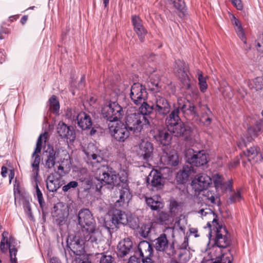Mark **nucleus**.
<instances>
[{
    "label": "nucleus",
    "mask_w": 263,
    "mask_h": 263,
    "mask_svg": "<svg viewBox=\"0 0 263 263\" xmlns=\"http://www.w3.org/2000/svg\"><path fill=\"white\" fill-rule=\"evenodd\" d=\"M84 152L87 156L86 161L88 167L98 181L96 184L97 190H101L105 185H114L117 181V173L108 165L102 164L103 158L100 155V152L93 144H90Z\"/></svg>",
    "instance_id": "f257e3e1"
},
{
    "label": "nucleus",
    "mask_w": 263,
    "mask_h": 263,
    "mask_svg": "<svg viewBox=\"0 0 263 263\" xmlns=\"http://www.w3.org/2000/svg\"><path fill=\"white\" fill-rule=\"evenodd\" d=\"M167 129L159 128L154 132V137L161 144L168 145L171 143L172 136L182 137L186 141L192 143L193 133L192 128L183 123L179 116V109H174L165 119Z\"/></svg>",
    "instance_id": "f03ea898"
},
{
    "label": "nucleus",
    "mask_w": 263,
    "mask_h": 263,
    "mask_svg": "<svg viewBox=\"0 0 263 263\" xmlns=\"http://www.w3.org/2000/svg\"><path fill=\"white\" fill-rule=\"evenodd\" d=\"M78 218L79 224L82 228L80 233L86 234V238L92 242L101 241L102 234L100 231L95 229V221L88 209L80 210Z\"/></svg>",
    "instance_id": "7ed1b4c3"
},
{
    "label": "nucleus",
    "mask_w": 263,
    "mask_h": 263,
    "mask_svg": "<svg viewBox=\"0 0 263 263\" xmlns=\"http://www.w3.org/2000/svg\"><path fill=\"white\" fill-rule=\"evenodd\" d=\"M207 225L210 228V238L213 235L215 236L214 241L217 247L219 248H226L229 246L230 240L228 231L224 227L220 225L215 219H214L211 223L208 222Z\"/></svg>",
    "instance_id": "20e7f679"
},
{
    "label": "nucleus",
    "mask_w": 263,
    "mask_h": 263,
    "mask_svg": "<svg viewBox=\"0 0 263 263\" xmlns=\"http://www.w3.org/2000/svg\"><path fill=\"white\" fill-rule=\"evenodd\" d=\"M154 124L153 120H150L139 112L129 114L126 117V125L136 135L141 132L144 127H151Z\"/></svg>",
    "instance_id": "39448f33"
},
{
    "label": "nucleus",
    "mask_w": 263,
    "mask_h": 263,
    "mask_svg": "<svg viewBox=\"0 0 263 263\" xmlns=\"http://www.w3.org/2000/svg\"><path fill=\"white\" fill-rule=\"evenodd\" d=\"M101 241L92 242L86 238V234L79 233L77 234L72 239H70V237L67 239V247L71 251L74 255L81 256L83 255L85 251V246L89 244L91 245L93 247H96Z\"/></svg>",
    "instance_id": "423d86ee"
},
{
    "label": "nucleus",
    "mask_w": 263,
    "mask_h": 263,
    "mask_svg": "<svg viewBox=\"0 0 263 263\" xmlns=\"http://www.w3.org/2000/svg\"><path fill=\"white\" fill-rule=\"evenodd\" d=\"M102 114L109 123L116 122L124 115L123 108L117 102H112L105 105L102 109Z\"/></svg>",
    "instance_id": "0eeeda50"
},
{
    "label": "nucleus",
    "mask_w": 263,
    "mask_h": 263,
    "mask_svg": "<svg viewBox=\"0 0 263 263\" xmlns=\"http://www.w3.org/2000/svg\"><path fill=\"white\" fill-rule=\"evenodd\" d=\"M108 128L112 137L117 141L124 142L129 137V129L121 121L109 123Z\"/></svg>",
    "instance_id": "6e6552de"
},
{
    "label": "nucleus",
    "mask_w": 263,
    "mask_h": 263,
    "mask_svg": "<svg viewBox=\"0 0 263 263\" xmlns=\"http://www.w3.org/2000/svg\"><path fill=\"white\" fill-rule=\"evenodd\" d=\"M115 192L112 201L115 202L116 206H121L130 199L131 195L128 184L126 182H122L118 184Z\"/></svg>",
    "instance_id": "1a4fd4ad"
},
{
    "label": "nucleus",
    "mask_w": 263,
    "mask_h": 263,
    "mask_svg": "<svg viewBox=\"0 0 263 263\" xmlns=\"http://www.w3.org/2000/svg\"><path fill=\"white\" fill-rule=\"evenodd\" d=\"M152 103L156 114L165 117L170 112L171 105L169 102L161 94H155L153 98Z\"/></svg>",
    "instance_id": "9d476101"
},
{
    "label": "nucleus",
    "mask_w": 263,
    "mask_h": 263,
    "mask_svg": "<svg viewBox=\"0 0 263 263\" xmlns=\"http://www.w3.org/2000/svg\"><path fill=\"white\" fill-rule=\"evenodd\" d=\"M174 71L176 76L180 79L184 86L189 89L191 87L190 79L188 75L187 65L183 61H176Z\"/></svg>",
    "instance_id": "9b49d317"
},
{
    "label": "nucleus",
    "mask_w": 263,
    "mask_h": 263,
    "mask_svg": "<svg viewBox=\"0 0 263 263\" xmlns=\"http://www.w3.org/2000/svg\"><path fill=\"white\" fill-rule=\"evenodd\" d=\"M128 222V217L125 212L120 210L114 211L110 220H105L104 226L110 231L114 228H117L119 224H126Z\"/></svg>",
    "instance_id": "f8f14e48"
},
{
    "label": "nucleus",
    "mask_w": 263,
    "mask_h": 263,
    "mask_svg": "<svg viewBox=\"0 0 263 263\" xmlns=\"http://www.w3.org/2000/svg\"><path fill=\"white\" fill-rule=\"evenodd\" d=\"M52 212L53 221L58 225H63L69 215L68 206L62 202H59L54 207Z\"/></svg>",
    "instance_id": "ddd939ff"
},
{
    "label": "nucleus",
    "mask_w": 263,
    "mask_h": 263,
    "mask_svg": "<svg viewBox=\"0 0 263 263\" xmlns=\"http://www.w3.org/2000/svg\"><path fill=\"white\" fill-rule=\"evenodd\" d=\"M146 89L139 83H135L130 88V97L136 105H140L147 98Z\"/></svg>",
    "instance_id": "4468645a"
},
{
    "label": "nucleus",
    "mask_w": 263,
    "mask_h": 263,
    "mask_svg": "<svg viewBox=\"0 0 263 263\" xmlns=\"http://www.w3.org/2000/svg\"><path fill=\"white\" fill-rule=\"evenodd\" d=\"M117 255L119 258L123 260L130 257L134 251L133 243L129 237L121 240L117 247Z\"/></svg>",
    "instance_id": "2eb2a0df"
},
{
    "label": "nucleus",
    "mask_w": 263,
    "mask_h": 263,
    "mask_svg": "<svg viewBox=\"0 0 263 263\" xmlns=\"http://www.w3.org/2000/svg\"><path fill=\"white\" fill-rule=\"evenodd\" d=\"M46 139L47 136L46 134L40 135L37 140L36 147L34 151L32 154L31 166L35 170L36 176L38 175V173L39 171V164L41 161L39 154L41 153L43 143L46 142Z\"/></svg>",
    "instance_id": "dca6fc26"
},
{
    "label": "nucleus",
    "mask_w": 263,
    "mask_h": 263,
    "mask_svg": "<svg viewBox=\"0 0 263 263\" xmlns=\"http://www.w3.org/2000/svg\"><path fill=\"white\" fill-rule=\"evenodd\" d=\"M138 252L142 258V263H153V248L148 241L143 240L140 242Z\"/></svg>",
    "instance_id": "f3484780"
},
{
    "label": "nucleus",
    "mask_w": 263,
    "mask_h": 263,
    "mask_svg": "<svg viewBox=\"0 0 263 263\" xmlns=\"http://www.w3.org/2000/svg\"><path fill=\"white\" fill-rule=\"evenodd\" d=\"M212 183V179L204 173L197 175L192 181L193 189L198 192L206 190Z\"/></svg>",
    "instance_id": "a211bd4d"
},
{
    "label": "nucleus",
    "mask_w": 263,
    "mask_h": 263,
    "mask_svg": "<svg viewBox=\"0 0 263 263\" xmlns=\"http://www.w3.org/2000/svg\"><path fill=\"white\" fill-rule=\"evenodd\" d=\"M153 144L146 139L141 140L137 149L138 154L145 161L152 159L153 155Z\"/></svg>",
    "instance_id": "6ab92c4d"
},
{
    "label": "nucleus",
    "mask_w": 263,
    "mask_h": 263,
    "mask_svg": "<svg viewBox=\"0 0 263 263\" xmlns=\"http://www.w3.org/2000/svg\"><path fill=\"white\" fill-rule=\"evenodd\" d=\"M146 183L147 187L152 190L161 189L163 185L161 173L157 170H152L147 177Z\"/></svg>",
    "instance_id": "aec40b11"
},
{
    "label": "nucleus",
    "mask_w": 263,
    "mask_h": 263,
    "mask_svg": "<svg viewBox=\"0 0 263 263\" xmlns=\"http://www.w3.org/2000/svg\"><path fill=\"white\" fill-rule=\"evenodd\" d=\"M59 153V152L55 151L52 147H48L44 152L43 157L44 166L46 168L51 169L54 167Z\"/></svg>",
    "instance_id": "412c9836"
},
{
    "label": "nucleus",
    "mask_w": 263,
    "mask_h": 263,
    "mask_svg": "<svg viewBox=\"0 0 263 263\" xmlns=\"http://www.w3.org/2000/svg\"><path fill=\"white\" fill-rule=\"evenodd\" d=\"M57 132L61 138L68 139L70 141H73L75 139L76 134L73 127L67 126L63 122L58 124Z\"/></svg>",
    "instance_id": "4be33fe9"
},
{
    "label": "nucleus",
    "mask_w": 263,
    "mask_h": 263,
    "mask_svg": "<svg viewBox=\"0 0 263 263\" xmlns=\"http://www.w3.org/2000/svg\"><path fill=\"white\" fill-rule=\"evenodd\" d=\"M132 23L134 27V31L138 35L139 40L141 42H143L147 31L143 25L142 20L138 16L134 15L132 17Z\"/></svg>",
    "instance_id": "5701e85b"
},
{
    "label": "nucleus",
    "mask_w": 263,
    "mask_h": 263,
    "mask_svg": "<svg viewBox=\"0 0 263 263\" xmlns=\"http://www.w3.org/2000/svg\"><path fill=\"white\" fill-rule=\"evenodd\" d=\"M187 157L188 163L193 166H203L207 163V156L204 151L194 152L190 157Z\"/></svg>",
    "instance_id": "b1692460"
},
{
    "label": "nucleus",
    "mask_w": 263,
    "mask_h": 263,
    "mask_svg": "<svg viewBox=\"0 0 263 263\" xmlns=\"http://www.w3.org/2000/svg\"><path fill=\"white\" fill-rule=\"evenodd\" d=\"M181 100H178V107L174 109H180L183 113L187 116H191L194 118L198 116L197 108L191 102H187L182 104L181 102Z\"/></svg>",
    "instance_id": "393cba45"
},
{
    "label": "nucleus",
    "mask_w": 263,
    "mask_h": 263,
    "mask_svg": "<svg viewBox=\"0 0 263 263\" xmlns=\"http://www.w3.org/2000/svg\"><path fill=\"white\" fill-rule=\"evenodd\" d=\"M76 123L83 130L90 129L92 125L90 116L83 111H80Z\"/></svg>",
    "instance_id": "a878e982"
},
{
    "label": "nucleus",
    "mask_w": 263,
    "mask_h": 263,
    "mask_svg": "<svg viewBox=\"0 0 263 263\" xmlns=\"http://www.w3.org/2000/svg\"><path fill=\"white\" fill-rule=\"evenodd\" d=\"M62 184L60 183V177L55 174H50L46 180V186L49 192H54L59 189Z\"/></svg>",
    "instance_id": "bb28decb"
},
{
    "label": "nucleus",
    "mask_w": 263,
    "mask_h": 263,
    "mask_svg": "<svg viewBox=\"0 0 263 263\" xmlns=\"http://www.w3.org/2000/svg\"><path fill=\"white\" fill-rule=\"evenodd\" d=\"M154 247L157 251L164 252L168 247V240L165 234H161L153 241Z\"/></svg>",
    "instance_id": "cd10ccee"
},
{
    "label": "nucleus",
    "mask_w": 263,
    "mask_h": 263,
    "mask_svg": "<svg viewBox=\"0 0 263 263\" xmlns=\"http://www.w3.org/2000/svg\"><path fill=\"white\" fill-rule=\"evenodd\" d=\"M245 155L248 157V160L253 162H258L262 160L261 155L259 153V148L257 146L251 147L244 152Z\"/></svg>",
    "instance_id": "c85d7f7f"
},
{
    "label": "nucleus",
    "mask_w": 263,
    "mask_h": 263,
    "mask_svg": "<svg viewBox=\"0 0 263 263\" xmlns=\"http://www.w3.org/2000/svg\"><path fill=\"white\" fill-rule=\"evenodd\" d=\"M160 160L164 164L171 166H176L178 163V156L174 152L170 153L164 152Z\"/></svg>",
    "instance_id": "c756f323"
},
{
    "label": "nucleus",
    "mask_w": 263,
    "mask_h": 263,
    "mask_svg": "<svg viewBox=\"0 0 263 263\" xmlns=\"http://www.w3.org/2000/svg\"><path fill=\"white\" fill-rule=\"evenodd\" d=\"M168 5L173 6L178 13L180 17L185 16L186 14V9L185 3L182 0H167Z\"/></svg>",
    "instance_id": "7c9ffc66"
},
{
    "label": "nucleus",
    "mask_w": 263,
    "mask_h": 263,
    "mask_svg": "<svg viewBox=\"0 0 263 263\" xmlns=\"http://www.w3.org/2000/svg\"><path fill=\"white\" fill-rule=\"evenodd\" d=\"M193 168L187 166H184L182 170L177 173L176 175L177 181L181 184L185 183L188 179L189 176L192 172H193Z\"/></svg>",
    "instance_id": "2f4dec72"
},
{
    "label": "nucleus",
    "mask_w": 263,
    "mask_h": 263,
    "mask_svg": "<svg viewBox=\"0 0 263 263\" xmlns=\"http://www.w3.org/2000/svg\"><path fill=\"white\" fill-rule=\"evenodd\" d=\"M231 21L232 24L235 26V29L238 36L245 44H246L245 34L240 21L234 15H232Z\"/></svg>",
    "instance_id": "473e14b6"
},
{
    "label": "nucleus",
    "mask_w": 263,
    "mask_h": 263,
    "mask_svg": "<svg viewBox=\"0 0 263 263\" xmlns=\"http://www.w3.org/2000/svg\"><path fill=\"white\" fill-rule=\"evenodd\" d=\"M145 201L152 210H157L163 207V204L160 201V197L158 196L149 198L146 197Z\"/></svg>",
    "instance_id": "72a5a7b5"
},
{
    "label": "nucleus",
    "mask_w": 263,
    "mask_h": 263,
    "mask_svg": "<svg viewBox=\"0 0 263 263\" xmlns=\"http://www.w3.org/2000/svg\"><path fill=\"white\" fill-rule=\"evenodd\" d=\"M141 104V105L139 108V113L147 117L150 120H154V119L149 116V115L152 113L153 111H154V107H153V103H152V101H151V104H149L145 102V101H143ZM153 121L155 122L154 121Z\"/></svg>",
    "instance_id": "f704fd0d"
},
{
    "label": "nucleus",
    "mask_w": 263,
    "mask_h": 263,
    "mask_svg": "<svg viewBox=\"0 0 263 263\" xmlns=\"http://www.w3.org/2000/svg\"><path fill=\"white\" fill-rule=\"evenodd\" d=\"M262 129V125L260 123H256L254 126L248 128L247 133L249 137H247V142H250L253 138L256 137Z\"/></svg>",
    "instance_id": "c9c22d12"
},
{
    "label": "nucleus",
    "mask_w": 263,
    "mask_h": 263,
    "mask_svg": "<svg viewBox=\"0 0 263 263\" xmlns=\"http://www.w3.org/2000/svg\"><path fill=\"white\" fill-rule=\"evenodd\" d=\"M152 229V224L142 223L137 229V233L143 238H147L151 232Z\"/></svg>",
    "instance_id": "e433bc0d"
},
{
    "label": "nucleus",
    "mask_w": 263,
    "mask_h": 263,
    "mask_svg": "<svg viewBox=\"0 0 263 263\" xmlns=\"http://www.w3.org/2000/svg\"><path fill=\"white\" fill-rule=\"evenodd\" d=\"M80 111L76 108H68L65 113L66 117L72 122L76 123Z\"/></svg>",
    "instance_id": "4c0bfd02"
},
{
    "label": "nucleus",
    "mask_w": 263,
    "mask_h": 263,
    "mask_svg": "<svg viewBox=\"0 0 263 263\" xmlns=\"http://www.w3.org/2000/svg\"><path fill=\"white\" fill-rule=\"evenodd\" d=\"M213 181L214 186L217 190H222L224 186V182L222 177L216 174L213 176Z\"/></svg>",
    "instance_id": "58836bf2"
},
{
    "label": "nucleus",
    "mask_w": 263,
    "mask_h": 263,
    "mask_svg": "<svg viewBox=\"0 0 263 263\" xmlns=\"http://www.w3.org/2000/svg\"><path fill=\"white\" fill-rule=\"evenodd\" d=\"M250 87L255 90H261L263 87V78L257 77L250 82Z\"/></svg>",
    "instance_id": "ea45409f"
},
{
    "label": "nucleus",
    "mask_w": 263,
    "mask_h": 263,
    "mask_svg": "<svg viewBox=\"0 0 263 263\" xmlns=\"http://www.w3.org/2000/svg\"><path fill=\"white\" fill-rule=\"evenodd\" d=\"M241 192L240 189L237 190L236 192H234L230 195L228 200V203L233 204L236 202L240 201L242 199Z\"/></svg>",
    "instance_id": "a19ab883"
},
{
    "label": "nucleus",
    "mask_w": 263,
    "mask_h": 263,
    "mask_svg": "<svg viewBox=\"0 0 263 263\" xmlns=\"http://www.w3.org/2000/svg\"><path fill=\"white\" fill-rule=\"evenodd\" d=\"M198 213L200 214L201 217H203V216H208L209 218H213V220L215 219L217 220V216L211 209L209 208L201 209L198 211Z\"/></svg>",
    "instance_id": "79ce46f5"
},
{
    "label": "nucleus",
    "mask_w": 263,
    "mask_h": 263,
    "mask_svg": "<svg viewBox=\"0 0 263 263\" xmlns=\"http://www.w3.org/2000/svg\"><path fill=\"white\" fill-rule=\"evenodd\" d=\"M198 80L201 91L204 92L206 90L208 87L206 78L202 75L201 72H200L198 73Z\"/></svg>",
    "instance_id": "37998d69"
},
{
    "label": "nucleus",
    "mask_w": 263,
    "mask_h": 263,
    "mask_svg": "<svg viewBox=\"0 0 263 263\" xmlns=\"http://www.w3.org/2000/svg\"><path fill=\"white\" fill-rule=\"evenodd\" d=\"M50 109L53 112L57 113L60 108L59 101L55 96H52L49 99Z\"/></svg>",
    "instance_id": "c03bdc74"
},
{
    "label": "nucleus",
    "mask_w": 263,
    "mask_h": 263,
    "mask_svg": "<svg viewBox=\"0 0 263 263\" xmlns=\"http://www.w3.org/2000/svg\"><path fill=\"white\" fill-rule=\"evenodd\" d=\"M8 233L7 232H4L2 234L3 238L0 243V249L2 252L5 253L7 251V248L8 246L6 243V239H8L7 236Z\"/></svg>",
    "instance_id": "a18cd8bd"
},
{
    "label": "nucleus",
    "mask_w": 263,
    "mask_h": 263,
    "mask_svg": "<svg viewBox=\"0 0 263 263\" xmlns=\"http://www.w3.org/2000/svg\"><path fill=\"white\" fill-rule=\"evenodd\" d=\"M6 243L8 246V248L9 249V253H10V257L11 262L15 260L16 262V249L13 247H11L10 245V240L6 239Z\"/></svg>",
    "instance_id": "49530a36"
},
{
    "label": "nucleus",
    "mask_w": 263,
    "mask_h": 263,
    "mask_svg": "<svg viewBox=\"0 0 263 263\" xmlns=\"http://www.w3.org/2000/svg\"><path fill=\"white\" fill-rule=\"evenodd\" d=\"M78 186V183L76 181H72L65 185L62 187L64 192H68L72 189H75Z\"/></svg>",
    "instance_id": "de8ad7c7"
},
{
    "label": "nucleus",
    "mask_w": 263,
    "mask_h": 263,
    "mask_svg": "<svg viewBox=\"0 0 263 263\" xmlns=\"http://www.w3.org/2000/svg\"><path fill=\"white\" fill-rule=\"evenodd\" d=\"M127 224L133 230H137L139 226L138 218H132L130 219L128 218V222Z\"/></svg>",
    "instance_id": "09e8293b"
},
{
    "label": "nucleus",
    "mask_w": 263,
    "mask_h": 263,
    "mask_svg": "<svg viewBox=\"0 0 263 263\" xmlns=\"http://www.w3.org/2000/svg\"><path fill=\"white\" fill-rule=\"evenodd\" d=\"M100 263H116L115 258L111 255H102L100 260Z\"/></svg>",
    "instance_id": "8fccbe9b"
},
{
    "label": "nucleus",
    "mask_w": 263,
    "mask_h": 263,
    "mask_svg": "<svg viewBox=\"0 0 263 263\" xmlns=\"http://www.w3.org/2000/svg\"><path fill=\"white\" fill-rule=\"evenodd\" d=\"M170 215L164 212H161L159 214V219L162 224H167L168 223Z\"/></svg>",
    "instance_id": "3c124183"
},
{
    "label": "nucleus",
    "mask_w": 263,
    "mask_h": 263,
    "mask_svg": "<svg viewBox=\"0 0 263 263\" xmlns=\"http://www.w3.org/2000/svg\"><path fill=\"white\" fill-rule=\"evenodd\" d=\"M23 208L25 213L29 217H32L31 209L28 200H25L23 202Z\"/></svg>",
    "instance_id": "603ef678"
},
{
    "label": "nucleus",
    "mask_w": 263,
    "mask_h": 263,
    "mask_svg": "<svg viewBox=\"0 0 263 263\" xmlns=\"http://www.w3.org/2000/svg\"><path fill=\"white\" fill-rule=\"evenodd\" d=\"M256 46L258 51L263 52V34H260L258 36Z\"/></svg>",
    "instance_id": "864d4df0"
},
{
    "label": "nucleus",
    "mask_w": 263,
    "mask_h": 263,
    "mask_svg": "<svg viewBox=\"0 0 263 263\" xmlns=\"http://www.w3.org/2000/svg\"><path fill=\"white\" fill-rule=\"evenodd\" d=\"M35 189H36V195L38 199V201L41 205H42L43 203H44V198L43 197V195L42 192L39 187V186L37 183L35 185Z\"/></svg>",
    "instance_id": "5fc2aeb1"
},
{
    "label": "nucleus",
    "mask_w": 263,
    "mask_h": 263,
    "mask_svg": "<svg viewBox=\"0 0 263 263\" xmlns=\"http://www.w3.org/2000/svg\"><path fill=\"white\" fill-rule=\"evenodd\" d=\"M240 156H237L234 159L229 163V167L235 168L236 167L240 162Z\"/></svg>",
    "instance_id": "6e6d98bb"
},
{
    "label": "nucleus",
    "mask_w": 263,
    "mask_h": 263,
    "mask_svg": "<svg viewBox=\"0 0 263 263\" xmlns=\"http://www.w3.org/2000/svg\"><path fill=\"white\" fill-rule=\"evenodd\" d=\"M234 6L239 10L243 9V5L241 0H230Z\"/></svg>",
    "instance_id": "4d7b16f0"
},
{
    "label": "nucleus",
    "mask_w": 263,
    "mask_h": 263,
    "mask_svg": "<svg viewBox=\"0 0 263 263\" xmlns=\"http://www.w3.org/2000/svg\"><path fill=\"white\" fill-rule=\"evenodd\" d=\"M232 257H227L224 259H221L220 260L217 259V260L213 262L212 263H232Z\"/></svg>",
    "instance_id": "13d9d810"
},
{
    "label": "nucleus",
    "mask_w": 263,
    "mask_h": 263,
    "mask_svg": "<svg viewBox=\"0 0 263 263\" xmlns=\"http://www.w3.org/2000/svg\"><path fill=\"white\" fill-rule=\"evenodd\" d=\"M153 74H152L150 77V82L153 86L157 87L159 84V77H157L156 79H153Z\"/></svg>",
    "instance_id": "bf43d9fd"
},
{
    "label": "nucleus",
    "mask_w": 263,
    "mask_h": 263,
    "mask_svg": "<svg viewBox=\"0 0 263 263\" xmlns=\"http://www.w3.org/2000/svg\"><path fill=\"white\" fill-rule=\"evenodd\" d=\"M127 263H140L139 259L135 256H131L129 258Z\"/></svg>",
    "instance_id": "052dcab7"
},
{
    "label": "nucleus",
    "mask_w": 263,
    "mask_h": 263,
    "mask_svg": "<svg viewBox=\"0 0 263 263\" xmlns=\"http://www.w3.org/2000/svg\"><path fill=\"white\" fill-rule=\"evenodd\" d=\"M7 174V168L6 166L2 167L1 175L3 177H6Z\"/></svg>",
    "instance_id": "680f3d73"
},
{
    "label": "nucleus",
    "mask_w": 263,
    "mask_h": 263,
    "mask_svg": "<svg viewBox=\"0 0 263 263\" xmlns=\"http://www.w3.org/2000/svg\"><path fill=\"white\" fill-rule=\"evenodd\" d=\"M85 77L84 76H83L81 78V80L79 82V88H82L83 87V86H84V81H85Z\"/></svg>",
    "instance_id": "e2e57ef3"
},
{
    "label": "nucleus",
    "mask_w": 263,
    "mask_h": 263,
    "mask_svg": "<svg viewBox=\"0 0 263 263\" xmlns=\"http://www.w3.org/2000/svg\"><path fill=\"white\" fill-rule=\"evenodd\" d=\"M246 146H247V143L245 139H242L241 141H239L238 143V146L240 148Z\"/></svg>",
    "instance_id": "0e129e2a"
},
{
    "label": "nucleus",
    "mask_w": 263,
    "mask_h": 263,
    "mask_svg": "<svg viewBox=\"0 0 263 263\" xmlns=\"http://www.w3.org/2000/svg\"><path fill=\"white\" fill-rule=\"evenodd\" d=\"M14 177V172L12 170L10 171V173L9 174V183L11 182L12 180L13 179Z\"/></svg>",
    "instance_id": "69168bd1"
},
{
    "label": "nucleus",
    "mask_w": 263,
    "mask_h": 263,
    "mask_svg": "<svg viewBox=\"0 0 263 263\" xmlns=\"http://www.w3.org/2000/svg\"><path fill=\"white\" fill-rule=\"evenodd\" d=\"M227 190L232 191V180H230L228 181V182L227 183Z\"/></svg>",
    "instance_id": "338daca9"
},
{
    "label": "nucleus",
    "mask_w": 263,
    "mask_h": 263,
    "mask_svg": "<svg viewBox=\"0 0 263 263\" xmlns=\"http://www.w3.org/2000/svg\"><path fill=\"white\" fill-rule=\"evenodd\" d=\"M27 19H28V17H27V16H26V15H24V16H23L22 17L21 20V23L23 25L25 24V23L26 22V21H27Z\"/></svg>",
    "instance_id": "774afa93"
}]
</instances>
